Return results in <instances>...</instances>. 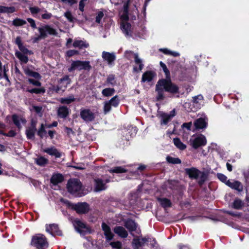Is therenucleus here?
<instances>
[{
    "label": "nucleus",
    "mask_w": 249,
    "mask_h": 249,
    "mask_svg": "<svg viewBox=\"0 0 249 249\" xmlns=\"http://www.w3.org/2000/svg\"><path fill=\"white\" fill-rule=\"evenodd\" d=\"M70 83V80L69 76L65 75L59 80L58 85L56 87H53V89L56 92H59L60 91H64Z\"/></svg>",
    "instance_id": "obj_9"
},
{
    "label": "nucleus",
    "mask_w": 249,
    "mask_h": 249,
    "mask_svg": "<svg viewBox=\"0 0 249 249\" xmlns=\"http://www.w3.org/2000/svg\"><path fill=\"white\" fill-rule=\"evenodd\" d=\"M114 232L122 238H126L128 236L127 231L123 227L116 226L113 229Z\"/></svg>",
    "instance_id": "obj_17"
},
{
    "label": "nucleus",
    "mask_w": 249,
    "mask_h": 249,
    "mask_svg": "<svg viewBox=\"0 0 249 249\" xmlns=\"http://www.w3.org/2000/svg\"><path fill=\"white\" fill-rule=\"evenodd\" d=\"M95 181V188L94 191L95 192H99L104 190L106 189V183H104L103 180L100 178H96L94 179Z\"/></svg>",
    "instance_id": "obj_15"
},
{
    "label": "nucleus",
    "mask_w": 249,
    "mask_h": 249,
    "mask_svg": "<svg viewBox=\"0 0 249 249\" xmlns=\"http://www.w3.org/2000/svg\"><path fill=\"white\" fill-rule=\"evenodd\" d=\"M46 133L45 130V126L43 124H42L40 128L37 132V134L41 138H43L45 136Z\"/></svg>",
    "instance_id": "obj_46"
},
{
    "label": "nucleus",
    "mask_w": 249,
    "mask_h": 249,
    "mask_svg": "<svg viewBox=\"0 0 249 249\" xmlns=\"http://www.w3.org/2000/svg\"><path fill=\"white\" fill-rule=\"evenodd\" d=\"M31 245L37 249H44L48 247V242L44 235L39 233L33 236Z\"/></svg>",
    "instance_id": "obj_3"
},
{
    "label": "nucleus",
    "mask_w": 249,
    "mask_h": 249,
    "mask_svg": "<svg viewBox=\"0 0 249 249\" xmlns=\"http://www.w3.org/2000/svg\"><path fill=\"white\" fill-rule=\"evenodd\" d=\"M108 102L112 107H117L119 104L118 96L117 95L114 96Z\"/></svg>",
    "instance_id": "obj_40"
},
{
    "label": "nucleus",
    "mask_w": 249,
    "mask_h": 249,
    "mask_svg": "<svg viewBox=\"0 0 249 249\" xmlns=\"http://www.w3.org/2000/svg\"><path fill=\"white\" fill-rule=\"evenodd\" d=\"M33 109L37 114H41L42 107L41 106H33Z\"/></svg>",
    "instance_id": "obj_58"
},
{
    "label": "nucleus",
    "mask_w": 249,
    "mask_h": 249,
    "mask_svg": "<svg viewBox=\"0 0 249 249\" xmlns=\"http://www.w3.org/2000/svg\"><path fill=\"white\" fill-rule=\"evenodd\" d=\"M19 49L24 53H29V51L25 48L23 45L18 47Z\"/></svg>",
    "instance_id": "obj_61"
},
{
    "label": "nucleus",
    "mask_w": 249,
    "mask_h": 249,
    "mask_svg": "<svg viewBox=\"0 0 249 249\" xmlns=\"http://www.w3.org/2000/svg\"><path fill=\"white\" fill-rule=\"evenodd\" d=\"M110 245L113 248L117 249H121L122 244L120 241L112 242L110 243Z\"/></svg>",
    "instance_id": "obj_50"
},
{
    "label": "nucleus",
    "mask_w": 249,
    "mask_h": 249,
    "mask_svg": "<svg viewBox=\"0 0 249 249\" xmlns=\"http://www.w3.org/2000/svg\"><path fill=\"white\" fill-rule=\"evenodd\" d=\"M26 23V21L20 18H16L13 21V24L15 26H22Z\"/></svg>",
    "instance_id": "obj_41"
},
{
    "label": "nucleus",
    "mask_w": 249,
    "mask_h": 249,
    "mask_svg": "<svg viewBox=\"0 0 249 249\" xmlns=\"http://www.w3.org/2000/svg\"><path fill=\"white\" fill-rule=\"evenodd\" d=\"M87 0H81L79 2V9L81 11H84V8L85 5V2Z\"/></svg>",
    "instance_id": "obj_59"
},
{
    "label": "nucleus",
    "mask_w": 249,
    "mask_h": 249,
    "mask_svg": "<svg viewBox=\"0 0 249 249\" xmlns=\"http://www.w3.org/2000/svg\"><path fill=\"white\" fill-rule=\"evenodd\" d=\"M44 151L50 155L55 156L56 158H59L61 156V154L57 150L53 147L46 148L44 150Z\"/></svg>",
    "instance_id": "obj_28"
},
{
    "label": "nucleus",
    "mask_w": 249,
    "mask_h": 249,
    "mask_svg": "<svg viewBox=\"0 0 249 249\" xmlns=\"http://www.w3.org/2000/svg\"><path fill=\"white\" fill-rule=\"evenodd\" d=\"M189 142L190 145L196 149L199 147L205 145L207 143V140L206 137L202 134L193 135L191 137Z\"/></svg>",
    "instance_id": "obj_6"
},
{
    "label": "nucleus",
    "mask_w": 249,
    "mask_h": 249,
    "mask_svg": "<svg viewBox=\"0 0 249 249\" xmlns=\"http://www.w3.org/2000/svg\"><path fill=\"white\" fill-rule=\"evenodd\" d=\"M48 160L43 157H40L36 159V163L40 166H44L47 164Z\"/></svg>",
    "instance_id": "obj_39"
},
{
    "label": "nucleus",
    "mask_w": 249,
    "mask_h": 249,
    "mask_svg": "<svg viewBox=\"0 0 249 249\" xmlns=\"http://www.w3.org/2000/svg\"><path fill=\"white\" fill-rule=\"evenodd\" d=\"M114 75L111 74L109 75L107 79L106 83L107 85L114 86L115 84V81L114 80Z\"/></svg>",
    "instance_id": "obj_44"
},
{
    "label": "nucleus",
    "mask_w": 249,
    "mask_h": 249,
    "mask_svg": "<svg viewBox=\"0 0 249 249\" xmlns=\"http://www.w3.org/2000/svg\"><path fill=\"white\" fill-rule=\"evenodd\" d=\"M67 189L69 193L76 196H82L83 186L79 180L76 178L70 179L67 183Z\"/></svg>",
    "instance_id": "obj_1"
},
{
    "label": "nucleus",
    "mask_w": 249,
    "mask_h": 249,
    "mask_svg": "<svg viewBox=\"0 0 249 249\" xmlns=\"http://www.w3.org/2000/svg\"><path fill=\"white\" fill-rule=\"evenodd\" d=\"M109 172L110 173H122L126 172V170H125L124 168L121 166H118L110 169L109 170Z\"/></svg>",
    "instance_id": "obj_38"
},
{
    "label": "nucleus",
    "mask_w": 249,
    "mask_h": 249,
    "mask_svg": "<svg viewBox=\"0 0 249 249\" xmlns=\"http://www.w3.org/2000/svg\"><path fill=\"white\" fill-rule=\"evenodd\" d=\"M69 113V109L65 106L59 107L57 110L58 116L62 118H65Z\"/></svg>",
    "instance_id": "obj_23"
},
{
    "label": "nucleus",
    "mask_w": 249,
    "mask_h": 249,
    "mask_svg": "<svg viewBox=\"0 0 249 249\" xmlns=\"http://www.w3.org/2000/svg\"><path fill=\"white\" fill-rule=\"evenodd\" d=\"M15 11L14 7H6L0 5V13H12Z\"/></svg>",
    "instance_id": "obj_32"
},
{
    "label": "nucleus",
    "mask_w": 249,
    "mask_h": 249,
    "mask_svg": "<svg viewBox=\"0 0 249 249\" xmlns=\"http://www.w3.org/2000/svg\"><path fill=\"white\" fill-rule=\"evenodd\" d=\"M12 120L14 124L20 129L22 124H24L26 123V120L21 116L17 115H13L12 116Z\"/></svg>",
    "instance_id": "obj_16"
},
{
    "label": "nucleus",
    "mask_w": 249,
    "mask_h": 249,
    "mask_svg": "<svg viewBox=\"0 0 249 249\" xmlns=\"http://www.w3.org/2000/svg\"><path fill=\"white\" fill-rule=\"evenodd\" d=\"M72 223L75 230L78 232L82 234L90 232L89 228L81 220L75 219L73 221Z\"/></svg>",
    "instance_id": "obj_8"
},
{
    "label": "nucleus",
    "mask_w": 249,
    "mask_h": 249,
    "mask_svg": "<svg viewBox=\"0 0 249 249\" xmlns=\"http://www.w3.org/2000/svg\"><path fill=\"white\" fill-rule=\"evenodd\" d=\"M154 76V73L151 71H147L144 72L142 78V81L143 82H149L151 81Z\"/></svg>",
    "instance_id": "obj_27"
},
{
    "label": "nucleus",
    "mask_w": 249,
    "mask_h": 249,
    "mask_svg": "<svg viewBox=\"0 0 249 249\" xmlns=\"http://www.w3.org/2000/svg\"><path fill=\"white\" fill-rule=\"evenodd\" d=\"M65 131L69 136H70L71 134H73V133L72 130L68 127H65Z\"/></svg>",
    "instance_id": "obj_63"
},
{
    "label": "nucleus",
    "mask_w": 249,
    "mask_h": 249,
    "mask_svg": "<svg viewBox=\"0 0 249 249\" xmlns=\"http://www.w3.org/2000/svg\"><path fill=\"white\" fill-rule=\"evenodd\" d=\"M36 128L35 124H32L31 126L26 131V134L28 139H31L34 137L36 132Z\"/></svg>",
    "instance_id": "obj_26"
},
{
    "label": "nucleus",
    "mask_w": 249,
    "mask_h": 249,
    "mask_svg": "<svg viewBox=\"0 0 249 249\" xmlns=\"http://www.w3.org/2000/svg\"><path fill=\"white\" fill-rule=\"evenodd\" d=\"M136 242V244L138 245V247H142L144 244L148 241V238L146 237H143L139 239L137 241L134 240Z\"/></svg>",
    "instance_id": "obj_45"
},
{
    "label": "nucleus",
    "mask_w": 249,
    "mask_h": 249,
    "mask_svg": "<svg viewBox=\"0 0 249 249\" xmlns=\"http://www.w3.org/2000/svg\"><path fill=\"white\" fill-rule=\"evenodd\" d=\"M102 227L107 239V240H111L114 235L111 231L110 227L105 223H102Z\"/></svg>",
    "instance_id": "obj_18"
},
{
    "label": "nucleus",
    "mask_w": 249,
    "mask_h": 249,
    "mask_svg": "<svg viewBox=\"0 0 249 249\" xmlns=\"http://www.w3.org/2000/svg\"><path fill=\"white\" fill-rule=\"evenodd\" d=\"M217 178L220 180L221 181L223 182L226 183L227 178L226 176L222 174H217Z\"/></svg>",
    "instance_id": "obj_56"
},
{
    "label": "nucleus",
    "mask_w": 249,
    "mask_h": 249,
    "mask_svg": "<svg viewBox=\"0 0 249 249\" xmlns=\"http://www.w3.org/2000/svg\"><path fill=\"white\" fill-rule=\"evenodd\" d=\"M27 91H28L30 93H36V94H39L41 93H44L45 92V89L44 88H40V89H27Z\"/></svg>",
    "instance_id": "obj_47"
},
{
    "label": "nucleus",
    "mask_w": 249,
    "mask_h": 249,
    "mask_svg": "<svg viewBox=\"0 0 249 249\" xmlns=\"http://www.w3.org/2000/svg\"><path fill=\"white\" fill-rule=\"evenodd\" d=\"M115 92V89L113 88H106L102 91V94L105 97L111 96Z\"/></svg>",
    "instance_id": "obj_35"
},
{
    "label": "nucleus",
    "mask_w": 249,
    "mask_h": 249,
    "mask_svg": "<svg viewBox=\"0 0 249 249\" xmlns=\"http://www.w3.org/2000/svg\"><path fill=\"white\" fill-rule=\"evenodd\" d=\"M27 21L30 23L31 26L32 28H36L35 21L33 19H32L31 18H28Z\"/></svg>",
    "instance_id": "obj_60"
},
{
    "label": "nucleus",
    "mask_w": 249,
    "mask_h": 249,
    "mask_svg": "<svg viewBox=\"0 0 249 249\" xmlns=\"http://www.w3.org/2000/svg\"><path fill=\"white\" fill-rule=\"evenodd\" d=\"M40 33V35L34 38V42H36L41 39H43L46 37L47 34L51 35H56L57 32L55 29L51 28L49 25H45L42 27H39L38 29Z\"/></svg>",
    "instance_id": "obj_7"
},
{
    "label": "nucleus",
    "mask_w": 249,
    "mask_h": 249,
    "mask_svg": "<svg viewBox=\"0 0 249 249\" xmlns=\"http://www.w3.org/2000/svg\"><path fill=\"white\" fill-rule=\"evenodd\" d=\"M64 16L70 22H72L75 19L71 13L70 11H67L65 13Z\"/></svg>",
    "instance_id": "obj_51"
},
{
    "label": "nucleus",
    "mask_w": 249,
    "mask_h": 249,
    "mask_svg": "<svg viewBox=\"0 0 249 249\" xmlns=\"http://www.w3.org/2000/svg\"><path fill=\"white\" fill-rule=\"evenodd\" d=\"M129 1L124 4V15L122 16L123 21L121 23V29L122 32L126 35H131V25L127 22L128 18L127 16Z\"/></svg>",
    "instance_id": "obj_2"
},
{
    "label": "nucleus",
    "mask_w": 249,
    "mask_h": 249,
    "mask_svg": "<svg viewBox=\"0 0 249 249\" xmlns=\"http://www.w3.org/2000/svg\"><path fill=\"white\" fill-rule=\"evenodd\" d=\"M167 161L173 164H178L181 163V160L177 158H173L170 156L166 157Z\"/></svg>",
    "instance_id": "obj_42"
},
{
    "label": "nucleus",
    "mask_w": 249,
    "mask_h": 249,
    "mask_svg": "<svg viewBox=\"0 0 249 249\" xmlns=\"http://www.w3.org/2000/svg\"><path fill=\"white\" fill-rule=\"evenodd\" d=\"M28 81L30 84H32L34 86H38V87L41 86V83L40 82H39L38 80L29 78L28 79Z\"/></svg>",
    "instance_id": "obj_53"
},
{
    "label": "nucleus",
    "mask_w": 249,
    "mask_h": 249,
    "mask_svg": "<svg viewBox=\"0 0 249 249\" xmlns=\"http://www.w3.org/2000/svg\"><path fill=\"white\" fill-rule=\"evenodd\" d=\"M192 125V123L189 122V123H184L182 124V126L186 128L188 130H190Z\"/></svg>",
    "instance_id": "obj_62"
},
{
    "label": "nucleus",
    "mask_w": 249,
    "mask_h": 249,
    "mask_svg": "<svg viewBox=\"0 0 249 249\" xmlns=\"http://www.w3.org/2000/svg\"><path fill=\"white\" fill-rule=\"evenodd\" d=\"M173 142L176 146L181 150H183L186 148V145L183 144L178 138H174Z\"/></svg>",
    "instance_id": "obj_31"
},
{
    "label": "nucleus",
    "mask_w": 249,
    "mask_h": 249,
    "mask_svg": "<svg viewBox=\"0 0 249 249\" xmlns=\"http://www.w3.org/2000/svg\"><path fill=\"white\" fill-rule=\"evenodd\" d=\"M158 199V201H159V202L160 203V205L162 207H163L164 208H166V207H169L171 206V203L169 199L165 198H159Z\"/></svg>",
    "instance_id": "obj_37"
},
{
    "label": "nucleus",
    "mask_w": 249,
    "mask_h": 249,
    "mask_svg": "<svg viewBox=\"0 0 249 249\" xmlns=\"http://www.w3.org/2000/svg\"><path fill=\"white\" fill-rule=\"evenodd\" d=\"M15 55L22 63L26 64L28 62V58L24 54H23L19 52H17L16 53Z\"/></svg>",
    "instance_id": "obj_34"
},
{
    "label": "nucleus",
    "mask_w": 249,
    "mask_h": 249,
    "mask_svg": "<svg viewBox=\"0 0 249 249\" xmlns=\"http://www.w3.org/2000/svg\"><path fill=\"white\" fill-rule=\"evenodd\" d=\"M72 208L80 214L87 213L89 210V205L86 202H80L72 205Z\"/></svg>",
    "instance_id": "obj_10"
},
{
    "label": "nucleus",
    "mask_w": 249,
    "mask_h": 249,
    "mask_svg": "<svg viewBox=\"0 0 249 249\" xmlns=\"http://www.w3.org/2000/svg\"><path fill=\"white\" fill-rule=\"evenodd\" d=\"M111 105L108 101L105 102L104 103V111L105 114H107L111 110Z\"/></svg>",
    "instance_id": "obj_49"
},
{
    "label": "nucleus",
    "mask_w": 249,
    "mask_h": 249,
    "mask_svg": "<svg viewBox=\"0 0 249 249\" xmlns=\"http://www.w3.org/2000/svg\"><path fill=\"white\" fill-rule=\"evenodd\" d=\"M102 57L104 60L107 61L109 64H111L116 58L115 55L114 53H110L105 51L102 53Z\"/></svg>",
    "instance_id": "obj_19"
},
{
    "label": "nucleus",
    "mask_w": 249,
    "mask_h": 249,
    "mask_svg": "<svg viewBox=\"0 0 249 249\" xmlns=\"http://www.w3.org/2000/svg\"><path fill=\"white\" fill-rule=\"evenodd\" d=\"M156 90L158 92V96H157V100H161L164 98L163 95V89L161 87V86H158V83L156 86Z\"/></svg>",
    "instance_id": "obj_33"
},
{
    "label": "nucleus",
    "mask_w": 249,
    "mask_h": 249,
    "mask_svg": "<svg viewBox=\"0 0 249 249\" xmlns=\"http://www.w3.org/2000/svg\"><path fill=\"white\" fill-rule=\"evenodd\" d=\"M79 53L78 51L75 50H70L66 52V55L68 57H71L73 55L78 54Z\"/></svg>",
    "instance_id": "obj_52"
},
{
    "label": "nucleus",
    "mask_w": 249,
    "mask_h": 249,
    "mask_svg": "<svg viewBox=\"0 0 249 249\" xmlns=\"http://www.w3.org/2000/svg\"><path fill=\"white\" fill-rule=\"evenodd\" d=\"M80 117L86 122H91L94 120L95 115L89 109H82L80 111Z\"/></svg>",
    "instance_id": "obj_12"
},
{
    "label": "nucleus",
    "mask_w": 249,
    "mask_h": 249,
    "mask_svg": "<svg viewBox=\"0 0 249 249\" xmlns=\"http://www.w3.org/2000/svg\"><path fill=\"white\" fill-rule=\"evenodd\" d=\"M124 225L132 234V232L135 231L137 228V224L132 220H128L126 221Z\"/></svg>",
    "instance_id": "obj_22"
},
{
    "label": "nucleus",
    "mask_w": 249,
    "mask_h": 249,
    "mask_svg": "<svg viewBox=\"0 0 249 249\" xmlns=\"http://www.w3.org/2000/svg\"><path fill=\"white\" fill-rule=\"evenodd\" d=\"M125 56L129 59H131L133 56L135 58V63L139 65L138 70L136 67H134L133 70L134 71H141L142 69L143 65L142 64V60L139 57L137 53H134L132 51H126L125 52Z\"/></svg>",
    "instance_id": "obj_11"
},
{
    "label": "nucleus",
    "mask_w": 249,
    "mask_h": 249,
    "mask_svg": "<svg viewBox=\"0 0 249 249\" xmlns=\"http://www.w3.org/2000/svg\"><path fill=\"white\" fill-rule=\"evenodd\" d=\"M73 46L75 48L82 49L87 48L89 46V44L82 40H74L73 43Z\"/></svg>",
    "instance_id": "obj_30"
},
{
    "label": "nucleus",
    "mask_w": 249,
    "mask_h": 249,
    "mask_svg": "<svg viewBox=\"0 0 249 249\" xmlns=\"http://www.w3.org/2000/svg\"><path fill=\"white\" fill-rule=\"evenodd\" d=\"M75 98L73 95H71L69 97L65 98H62L60 99L59 101L62 104H69L75 101Z\"/></svg>",
    "instance_id": "obj_36"
},
{
    "label": "nucleus",
    "mask_w": 249,
    "mask_h": 249,
    "mask_svg": "<svg viewBox=\"0 0 249 249\" xmlns=\"http://www.w3.org/2000/svg\"><path fill=\"white\" fill-rule=\"evenodd\" d=\"M226 184L230 188L236 190L239 192L242 191L243 189V185L238 181L233 180V181H231L228 180L226 182Z\"/></svg>",
    "instance_id": "obj_14"
},
{
    "label": "nucleus",
    "mask_w": 249,
    "mask_h": 249,
    "mask_svg": "<svg viewBox=\"0 0 249 249\" xmlns=\"http://www.w3.org/2000/svg\"><path fill=\"white\" fill-rule=\"evenodd\" d=\"M243 205L242 202L239 199H235L233 203V207L236 209H241Z\"/></svg>",
    "instance_id": "obj_43"
},
{
    "label": "nucleus",
    "mask_w": 249,
    "mask_h": 249,
    "mask_svg": "<svg viewBox=\"0 0 249 249\" xmlns=\"http://www.w3.org/2000/svg\"><path fill=\"white\" fill-rule=\"evenodd\" d=\"M161 87L166 91L172 93H176L178 92V87L172 83L170 77L166 79H161L158 81V86Z\"/></svg>",
    "instance_id": "obj_4"
},
{
    "label": "nucleus",
    "mask_w": 249,
    "mask_h": 249,
    "mask_svg": "<svg viewBox=\"0 0 249 249\" xmlns=\"http://www.w3.org/2000/svg\"><path fill=\"white\" fill-rule=\"evenodd\" d=\"M185 172L190 178L195 179H196L200 174L199 171L195 168L186 169Z\"/></svg>",
    "instance_id": "obj_21"
},
{
    "label": "nucleus",
    "mask_w": 249,
    "mask_h": 249,
    "mask_svg": "<svg viewBox=\"0 0 249 249\" xmlns=\"http://www.w3.org/2000/svg\"><path fill=\"white\" fill-rule=\"evenodd\" d=\"M52 17V14L50 13L47 12L45 11V13L41 15V17L43 19H50Z\"/></svg>",
    "instance_id": "obj_57"
},
{
    "label": "nucleus",
    "mask_w": 249,
    "mask_h": 249,
    "mask_svg": "<svg viewBox=\"0 0 249 249\" xmlns=\"http://www.w3.org/2000/svg\"><path fill=\"white\" fill-rule=\"evenodd\" d=\"M175 110H173L171 112L170 114L166 113L162 114L161 115L162 119L161 123L165 124H166L171 119V118L175 116Z\"/></svg>",
    "instance_id": "obj_25"
},
{
    "label": "nucleus",
    "mask_w": 249,
    "mask_h": 249,
    "mask_svg": "<svg viewBox=\"0 0 249 249\" xmlns=\"http://www.w3.org/2000/svg\"><path fill=\"white\" fill-rule=\"evenodd\" d=\"M160 64L161 67L162 68L163 71H164V72L165 73L166 78L170 77V71L168 70L166 65L161 61L160 62Z\"/></svg>",
    "instance_id": "obj_48"
},
{
    "label": "nucleus",
    "mask_w": 249,
    "mask_h": 249,
    "mask_svg": "<svg viewBox=\"0 0 249 249\" xmlns=\"http://www.w3.org/2000/svg\"><path fill=\"white\" fill-rule=\"evenodd\" d=\"M103 17L104 13L102 12H99L96 18V22L100 23Z\"/></svg>",
    "instance_id": "obj_54"
},
{
    "label": "nucleus",
    "mask_w": 249,
    "mask_h": 249,
    "mask_svg": "<svg viewBox=\"0 0 249 249\" xmlns=\"http://www.w3.org/2000/svg\"><path fill=\"white\" fill-rule=\"evenodd\" d=\"M63 179V177L61 174H55L52 176L51 178V182L53 185H57L62 182Z\"/></svg>",
    "instance_id": "obj_24"
},
{
    "label": "nucleus",
    "mask_w": 249,
    "mask_h": 249,
    "mask_svg": "<svg viewBox=\"0 0 249 249\" xmlns=\"http://www.w3.org/2000/svg\"><path fill=\"white\" fill-rule=\"evenodd\" d=\"M29 9L32 14H37L40 11V9L37 7H31Z\"/></svg>",
    "instance_id": "obj_55"
},
{
    "label": "nucleus",
    "mask_w": 249,
    "mask_h": 249,
    "mask_svg": "<svg viewBox=\"0 0 249 249\" xmlns=\"http://www.w3.org/2000/svg\"><path fill=\"white\" fill-rule=\"evenodd\" d=\"M16 135V133L14 130H10L8 133H6L5 136L13 137Z\"/></svg>",
    "instance_id": "obj_64"
},
{
    "label": "nucleus",
    "mask_w": 249,
    "mask_h": 249,
    "mask_svg": "<svg viewBox=\"0 0 249 249\" xmlns=\"http://www.w3.org/2000/svg\"><path fill=\"white\" fill-rule=\"evenodd\" d=\"M91 66L89 61L76 60L72 62L71 67L68 69V71L71 72L75 70L81 71L82 70L90 71Z\"/></svg>",
    "instance_id": "obj_5"
},
{
    "label": "nucleus",
    "mask_w": 249,
    "mask_h": 249,
    "mask_svg": "<svg viewBox=\"0 0 249 249\" xmlns=\"http://www.w3.org/2000/svg\"><path fill=\"white\" fill-rule=\"evenodd\" d=\"M24 73L28 76L33 77L36 79H39L40 78V74L35 71H33L29 68H26L24 69Z\"/></svg>",
    "instance_id": "obj_29"
},
{
    "label": "nucleus",
    "mask_w": 249,
    "mask_h": 249,
    "mask_svg": "<svg viewBox=\"0 0 249 249\" xmlns=\"http://www.w3.org/2000/svg\"><path fill=\"white\" fill-rule=\"evenodd\" d=\"M207 124V122L202 118H198L194 122V125L196 129L205 128Z\"/></svg>",
    "instance_id": "obj_20"
},
{
    "label": "nucleus",
    "mask_w": 249,
    "mask_h": 249,
    "mask_svg": "<svg viewBox=\"0 0 249 249\" xmlns=\"http://www.w3.org/2000/svg\"><path fill=\"white\" fill-rule=\"evenodd\" d=\"M46 231L52 235H62V233L59 230L58 225L55 224L46 225Z\"/></svg>",
    "instance_id": "obj_13"
}]
</instances>
